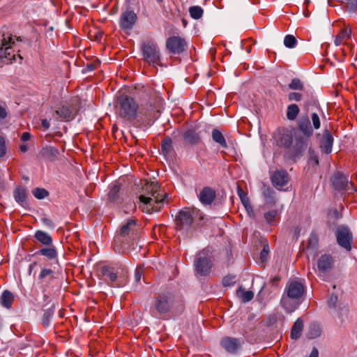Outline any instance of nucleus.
<instances>
[{
    "label": "nucleus",
    "mask_w": 357,
    "mask_h": 357,
    "mask_svg": "<svg viewBox=\"0 0 357 357\" xmlns=\"http://www.w3.org/2000/svg\"><path fill=\"white\" fill-rule=\"evenodd\" d=\"M119 115L128 120L137 121L134 123L136 126H146L151 125L155 119V111L151 105L146 107L139 106L134 98L128 96H121L119 98Z\"/></svg>",
    "instance_id": "nucleus-1"
},
{
    "label": "nucleus",
    "mask_w": 357,
    "mask_h": 357,
    "mask_svg": "<svg viewBox=\"0 0 357 357\" xmlns=\"http://www.w3.org/2000/svg\"><path fill=\"white\" fill-rule=\"evenodd\" d=\"M139 237V228L137 222L134 219L128 220L123 225L119 232L114 238V249L116 253L131 250V247L137 243Z\"/></svg>",
    "instance_id": "nucleus-2"
},
{
    "label": "nucleus",
    "mask_w": 357,
    "mask_h": 357,
    "mask_svg": "<svg viewBox=\"0 0 357 357\" xmlns=\"http://www.w3.org/2000/svg\"><path fill=\"white\" fill-rule=\"evenodd\" d=\"M147 195H140L139 208L145 213H151L153 211H159L161 205L167 197V193H160V186L157 183L151 182L148 183L146 190Z\"/></svg>",
    "instance_id": "nucleus-3"
},
{
    "label": "nucleus",
    "mask_w": 357,
    "mask_h": 357,
    "mask_svg": "<svg viewBox=\"0 0 357 357\" xmlns=\"http://www.w3.org/2000/svg\"><path fill=\"white\" fill-rule=\"evenodd\" d=\"M285 291L287 296H282L281 304L288 312H291L299 305V302H294L292 303L289 299L298 301L304 294L305 287L303 284L299 281H291L286 287Z\"/></svg>",
    "instance_id": "nucleus-4"
},
{
    "label": "nucleus",
    "mask_w": 357,
    "mask_h": 357,
    "mask_svg": "<svg viewBox=\"0 0 357 357\" xmlns=\"http://www.w3.org/2000/svg\"><path fill=\"white\" fill-rule=\"evenodd\" d=\"M140 48L144 61L153 66H162L160 48L153 40L142 41Z\"/></svg>",
    "instance_id": "nucleus-5"
},
{
    "label": "nucleus",
    "mask_w": 357,
    "mask_h": 357,
    "mask_svg": "<svg viewBox=\"0 0 357 357\" xmlns=\"http://www.w3.org/2000/svg\"><path fill=\"white\" fill-rule=\"evenodd\" d=\"M196 210L185 207L181 210L175 218L176 229L183 234H188L194 222Z\"/></svg>",
    "instance_id": "nucleus-6"
},
{
    "label": "nucleus",
    "mask_w": 357,
    "mask_h": 357,
    "mask_svg": "<svg viewBox=\"0 0 357 357\" xmlns=\"http://www.w3.org/2000/svg\"><path fill=\"white\" fill-rule=\"evenodd\" d=\"M194 266L196 273L202 276H206L210 273L212 268V261L208 255V251L203 250L196 255Z\"/></svg>",
    "instance_id": "nucleus-7"
},
{
    "label": "nucleus",
    "mask_w": 357,
    "mask_h": 357,
    "mask_svg": "<svg viewBox=\"0 0 357 357\" xmlns=\"http://www.w3.org/2000/svg\"><path fill=\"white\" fill-rule=\"evenodd\" d=\"M137 21V14L130 8H126L122 10L119 24L121 29L124 31L131 30Z\"/></svg>",
    "instance_id": "nucleus-8"
},
{
    "label": "nucleus",
    "mask_w": 357,
    "mask_h": 357,
    "mask_svg": "<svg viewBox=\"0 0 357 357\" xmlns=\"http://www.w3.org/2000/svg\"><path fill=\"white\" fill-rule=\"evenodd\" d=\"M187 47L185 38L179 36H171L166 40V48L172 54H180Z\"/></svg>",
    "instance_id": "nucleus-9"
},
{
    "label": "nucleus",
    "mask_w": 357,
    "mask_h": 357,
    "mask_svg": "<svg viewBox=\"0 0 357 357\" xmlns=\"http://www.w3.org/2000/svg\"><path fill=\"white\" fill-rule=\"evenodd\" d=\"M173 305V296L170 294H160L155 300V308L159 314L168 312Z\"/></svg>",
    "instance_id": "nucleus-10"
},
{
    "label": "nucleus",
    "mask_w": 357,
    "mask_h": 357,
    "mask_svg": "<svg viewBox=\"0 0 357 357\" xmlns=\"http://www.w3.org/2000/svg\"><path fill=\"white\" fill-rule=\"evenodd\" d=\"M54 279V271L52 269L43 268L37 278V284L42 291L45 292L52 286Z\"/></svg>",
    "instance_id": "nucleus-11"
},
{
    "label": "nucleus",
    "mask_w": 357,
    "mask_h": 357,
    "mask_svg": "<svg viewBox=\"0 0 357 357\" xmlns=\"http://www.w3.org/2000/svg\"><path fill=\"white\" fill-rule=\"evenodd\" d=\"M337 243L349 251L351 249L352 234L350 230L345 227H339L336 231Z\"/></svg>",
    "instance_id": "nucleus-12"
},
{
    "label": "nucleus",
    "mask_w": 357,
    "mask_h": 357,
    "mask_svg": "<svg viewBox=\"0 0 357 357\" xmlns=\"http://www.w3.org/2000/svg\"><path fill=\"white\" fill-rule=\"evenodd\" d=\"M242 343L240 339L229 336L223 337L220 342V346L231 354H236L241 349Z\"/></svg>",
    "instance_id": "nucleus-13"
},
{
    "label": "nucleus",
    "mask_w": 357,
    "mask_h": 357,
    "mask_svg": "<svg viewBox=\"0 0 357 357\" xmlns=\"http://www.w3.org/2000/svg\"><path fill=\"white\" fill-rule=\"evenodd\" d=\"M271 181L275 188L281 190L289 183V176L285 170H276L271 174Z\"/></svg>",
    "instance_id": "nucleus-14"
},
{
    "label": "nucleus",
    "mask_w": 357,
    "mask_h": 357,
    "mask_svg": "<svg viewBox=\"0 0 357 357\" xmlns=\"http://www.w3.org/2000/svg\"><path fill=\"white\" fill-rule=\"evenodd\" d=\"M275 141L277 145L280 147H289L293 141L291 132L287 129L278 130L275 135Z\"/></svg>",
    "instance_id": "nucleus-15"
},
{
    "label": "nucleus",
    "mask_w": 357,
    "mask_h": 357,
    "mask_svg": "<svg viewBox=\"0 0 357 357\" xmlns=\"http://www.w3.org/2000/svg\"><path fill=\"white\" fill-rule=\"evenodd\" d=\"M14 43L13 38L10 34L3 33L0 36V50H3L2 54H6L7 56H1V59L6 58L11 60V46Z\"/></svg>",
    "instance_id": "nucleus-16"
},
{
    "label": "nucleus",
    "mask_w": 357,
    "mask_h": 357,
    "mask_svg": "<svg viewBox=\"0 0 357 357\" xmlns=\"http://www.w3.org/2000/svg\"><path fill=\"white\" fill-rule=\"evenodd\" d=\"M334 260L328 254H324L319 257L317 261V268L319 273L329 272L333 267Z\"/></svg>",
    "instance_id": "nucleus-17"
},
{
    "label": "nucleus",
    "mask_w": 357,
    "mask_h": 357,
    "mask_svg": "<svg viewBox=\"0 0 357 357\" xmlns=\"http://www.w3.org/2000/svg\"><path fill=\"white\" fill-rule=\"evenodd\" d=\"M199 199L204 205H211L216 197V192L211 187L203 188L198 195Z\"/></svg>",
    "instance_id": "nucleus-18"
},
{
    "label": "nucleus",
    "mask_w": 357,
    "mask_h": 357,
    "mask_svg": "<svg viewBox=\"0 0 357 357\" xmlns=\"http://www.w3.org/2000/svg\"><path fill=\"white\" fill-rule=\"evenodd\" d=\"M331 180L333 188L340 191L346 190L349 183L348 176L340 172L334 174Z\"/></svg>",
    "instance_id": "nucleus-19"
},
{
    "label": "nucleus",
    "mask_w": 357,
    "mask_h": 357,
    "mask_svg": "<svg viewBox=\"0 0 357 357\" xmlns=\"http://www.w3.org/2000/svg\"><path fill=\"white\" fill-rule=\"evenodd\" d=\"M333 144V137L331 132L326 130L324 132L323 137L321 141L320 148L326 153H330L332 151Z\"/></svg>",
    "instance_id": "nucleus-20"
},
{
    "label": "nucleus",
    "mask_w": 357,
    "mask_h": 357,
    "mask_svg": "<svg viewBox=\"0 0 357 357\" xmlns=\"http://www.w3.org/2000/svg\"><path fill=\"white\" fill-rule=\"evenodd\" d=\"M298 127L299 130L307 137L313 134V130L310 125V121L307 116H301L298 121Z\"/></svg>",
    "instance_id": "nucleus-21"
},
{
    "label": "nucleus",
    "mask_w": 357,
    "mask_h": 357,
    "mask_svg": "<svg viewBox=\"0 0 357 357\" xmlns=\"http://www.w3.org/2000/svg\"><path fill=\"white\" fill-rule=\"evenodd\" d=\"M262 195L264 198L265 206L271 207L275 204V192L273 188L270 187H264L262 190Z\"/></svg>",
    "instance_id": "nucleus-22"
},
{
    "label": "nucleus",
    "mask_w": 357,
    "mask_h": 357,
    "mask_svg": "<svg viewBox=\"0 0 357 357\" xmlns=\"http://www.w3.org/2000/svg\"><path fill=\"white\" fill-rule=\"evenodd\" d=\"M183 140L188 145H195L201 142V137L195 130H188L183 134Z\"/></svg>",
    "instance_id": "nucleus-23"
},
{
    "label": "nucleus",
    "mask_w": 357,
    "mask_h": 357,
    "mask_svg": "<svg viewBox=\"0 0 357 357\" xmlns=\"http://www.w3.org/2000/svg\"><path fill=\"white\" fill-rule=\"evenodd\" d=\"M100 273L107 282H114L116 281L117 275L114 268L104 266L101 268Z\"/></svg>",
    "instance_id": "nucleus-24"
},
{
    "label": "nucleus",
    "mask_w": 357,
    "mask_h": 357,
    "mask_svg": "<svg viewBox=\"0 0 357 357\" xmlns=\"http://www.w3.org/2000/svg\"><path fill=\"white\" fill-rule=\"evenodd\" d=\"M55 117L61 121H69L72 119V110L68 106H61L55 111Z\"/></svg>",
    "instance_id": "nucleus-25"
},
{
    "label": "nucleus",
    "mask_w": 357,
    "mask_h": 357,
    "mask_svg": "<svg viewBox=\"0 0 357 357\" xmlns=\"http://www.w3.org/2000/svg\"><path fill=\"white\" fill-rule=\"evenodd\" d=\"M13 197L18 204L24 206L27 197L26 189L23 187L17 186L13 191Z\"/></svg>",
    "instance_id": "nucleus-26"
},
{
    "label": "nucleus",
    "mask_w": 357,
    "mask_h": 357,
    "mask_svg": "<svg viewBox=\"0 0 357 357\" xmlns=\"http://www.w3.org/2000/svg\"><path fill=\"white\" fill-rule=\"evenodd\" d=\"M34 237L44 245H51L53 240L51 236L43 231L37 230L34 234Z\"/></svg>",
    "instance_id": "nucleus-27"
},
{
    "label": "nucleus",
    "mask_w": 357,
    "mask_h": 357,
    "mask_svg": "<svg viewBox=\"0 0 357 357\" xmlns=\"http://www.w3.org/2000/svg\"><path fill=\"white\" fill-rule=\"evenodd\" d=\"M303 328V321L301 319L298 318L294 324L291 331V337L294 340H297L300 337L301 332Z\"/></svg>",
    "instance_id": "nucleus-28"
},
{
    "label": "nucleus",
    "mask_w": 357,
    "mask_h": 357,
    "mask_svg": "<svg viewBox=\"0 0 357 357\" xmlns=\"http://www.w3.org/2000/svg\"><path fill=\"white\" fill-rule=\"evenodd\" d=\"M211 135L213 140L218 143L222 148L226 149L227 147L226 139L222 133L218 129H213L212 130Z\"/></svg>",
    "instance_id": "nucleus-29"
},
{
    "label": "nucleus",
    "mask_w": 357,
    "mask_h": 357,
    "mask_svg": "<svg viewBox=\"0 0 357 357\" xmlns=\"http://www.w3.org/2000/svg\"><path fill=\"white\" fill-rule=\"evenodd\" d=\"M161 151L165 156L173 153L172 140L170 137H167L162 141Z\"/></svg>",
    "instance_id": "nucleus-30"
},
{
    "label": "nucleus",
    "mask_w": 357,
    "mask_h": 357,
    "mask_svg": "<svg viewBox=\"0 0 357 357\" xmlns=\"http://www.w3.org/2000/svg\"><path fill=\"white\" fill-rule=\"evenodd\" d=\"M36 254L45 256L49 259H54L57 257V252L54 246L42 248L39 250Z\"/></svg>",
    "instance_id": "nucleus-31"
},
{
    "label": "nucleus",
    "mask_w": 357,
    "mask_h": 357,
    "mask_svg": "<svg viewBox=\"0 0 357 357\" xmlns=\"http://www.w3.org/2000/svg\"><path fill=\"white\" fill-rule=\"evenodd\" d=\"M13 301L14 296L13 294L8 291H4L0 298L1 305L8 309L11 307Z\"/></svg>",
    "instance_id": "nucleus-32"
},
{
    "label": "nucleus",
    "mask_w": 357,
    "mask_h": 357,
    "mask_svg": "<svg viewBox=\"0 0 357 357\" xmlns=\"http://www.w3.org/2000/svg\"><path fill=\"white\" fill-rule=\"evenodd\" d=\"M351 31L349 28L342 29L339 33L336 36L335 39V44L337 46L340 45L344 39L349 38L351 36Z\"/></svg>",
    "instance_id": "nucleus-33"
},
{
    "label": "nucleus",
    "mask_w": 357,
    "mask_h": 357,
    "mask_svg": "<svg viewBox=\"0 0 357 357\" xmlns=\"http://www.w3.org/2000/svg\"><path fill=\"white\" fill-rule=\"evenodd\" d=\"M300 112L299 107L296 104H291L287 109V118L289 121H294Z\"/></svg>",
    "instance_id": "nucleus-34"
},
{
    "label": "nucleus",
    "mask_w": 357,
    "mask_h": 357,
    "mask_svg": "<svg viewBox=\"0 0 357 357\" xmlns=\"http://www.w3.org/2000/svg\"><path fill=\"white\" fill-rule=\"evenodd\" d=\"M321 327L317 324H312L309 328L307 336L309 339H314L320 336Z\"/></svg>",
    "instance_id": "nucleus-35"
},
{
    "label": "nucleus",
    "mask_w": 357,
    "mask_h": 357,
    "mask_svg": "<svg viewBox=\"0 0 357 357\" xmlns=\"http://www.w3.org/2000/svg\"><path fill=\"white\" fill-rule=\"evenodd\" d=\"M237 295L243 302H248L254 297V294L251 291H246L241 287L237 290Z\"/></svg>",
    "instance_id": "nucleus-36"
},
{
    "label": "nucleus",
    "mask_w": 357,
    "mask_h": 357,
    "mask_svg": "<svg viewBox=\"0 0 357 357\" xmlns=\"http://www.w3.org/2000/svg\"><path fill=\"white\" fill-rule=\"evenodd\" d=\"M307 139L303 137L296 138L295 149L297 153L304 151L307 147Z\"/></svg>",
    "instance_id": "nucleus-37"
},
{
    "label": "nucleus",
    "mask_w": 357,
    "mask_h": 357,
    "mask_svg": "<svg viewBox=\"0 0 357 357\" xmlns=\"http://www.w3.org/2000/svg\"><path fill=\"white\" fill-rule=\"evenodd\" d=\"M279 214V211L277 209L271 210L264 213V218L266 222L269 225H273L274 220Z\"/></svg>",
    "instance_id": "nucleus-38"
},
{
    "label": "nucleus",
    "mask_w": 357,
    "mask_h": 357,
    "mask_svg": "<svg viewBox=\"0 0 357 357\" xmlns=\"http://www.w3.org/2000/svg\"><path fill=\"white\" fill-rule=\"evenodd\" d=\"M203 9L200 6H192L189 9L190 16L195 20H198L202 17L203 15Z\"/></svg>",
    "instance_id": "nucleus-39"
},
{
    "label": "nucleus",
    "mask_w": 357,
    "mask_h": 357,
    "mask_svg": "<svg viewBox=\"0 0 357 357\" xmlns=\"http://www.w3.org/2000/svg\"><path fill=\"white\" fill-rule=\"evenodd\" d=\"M33 196L38 199H42L47 197L49 195V192L44 188H36L32 190Z\"/></svg>",
    "instance_id": "nucleus-40"
},
{
    "label": "nucleus",
    "mask_w": 357,
    "mask_h": 357,
    "mask_svg": "<svg viewBox=\"0 0 357 357\" xmlns=\"http://www.w3.org/2000/svg\"><path fill=\"white\" fill-rule=\"evenodd\" d=\"M120 189V186L117 184H114L112 186H111L109 191L108 192V197L111 201H114L116 199Z\"/></svg>",
    "instance_id": "nucleus-41"
},
{
    "label": "nucleus",
    "mask_w": 357,
    "mask_h": 357,
    "mask_svg": "<svg viewBox=\"0 0 357 357\" xmlns=\"http://www.w3.org/2000/svg\"><path fill=\"white\" fill-rule=\"evenodd\" d=\"M297 40L292 35H287L284 37V45L288 48H293L296 46Z\"/></svg>",
    "instance_id": "nucleus-42"
},
{
    "label": "nucleus",
    "mask_w": 357,
    "mask_h": 357,
    "mask_svg": "<svg viewBox=\"0 0 357 357\" xmlns=\"http://www.w3.org/2000/svg\"><path fill=\"white\" fill-rule=\"evenodd\" d=\"M289 88L291 90H303V84L298 78H294L289 84Z\"/></svg>",
    "instance_id": "nucleus-43"
},
{
    "label": "nucleus",
    "mask_w": 357,
    "mask_h": 357,
    "mask_svg": "<svg viewBox=\"0 0 357 357\" xmlns=\"http://www.w3.org/2000/svg\"><path fill=\"white\" fill-rule=\"evenodd\" d=\"M236 283V277L234 275H227L222 280L224 287H230Z\"/></svg>",
    "instance_id": "nucleus-44"
},
{
    "label": "nucleus",
    "mask_w": 357,
    "mask_h": 357,
    "mask_svg": "<svg viewBox=\"0 0 357 357\" xmlns=\"http://www.w3.org/2000/svg\"><path fill=\"white\" fill-rule=\"evenodd\" d=\"M346 7L350 12H354L357 9V1L356 0H347L346 3Z\"/></svg>",
    "instance_id": "nucleus-45"
},
{
    "label": "nucleus",
    "mask_w": 357,
    "mask_h": 357,
    "mask_svg": "<svg viewBox=\"0 0 357 357\" xmlns=\"http://www.w3.org/2000/svg\"><path fill=\"white\" fill-rule=\"evenodd\" d=\"M311 119H312V121L314 128L315 129H319L320 128L321 123H320L319 117L317 115V114H316V113L312 114Z\"/></svg>",
    "instance_id": "nucleus-46"
},
{
    "label": "nucleus",
    "mask_w": 357,
    "mask_h": 357,
    "mask_svg": "<svg viewBox=\"0 0 357 357\" xmlns=\"http://www.w3.org/2000/svg\"><path fill=\"white\" fill-rule=\"evenodd\" d=\"M302 95L297 92H291L288 95V99L290 101L298 102L301 100Z\"/></svg>",
    "instance_id": "nucleus-47"
},
{
    "label": "nucleus",
    "mask_w": 357,
    "mask_h": 357,
    "mask_svg": "<svg viewBox=\"0 0 357 357\" xmlns=\"http://www.w3.org/2000/svg\"><path fill=\"white\" fill-rule=\"evenodd\" d=\"M269 252L268 245H265L260 252V259L261 262H264L266 261Z\"/></svg>",
    "instance_id": "nucleus-48"
},
{
    "label": "nucleus",
    "mask_w": 357,
    "mask_h": 357,
    "mask_svg": "<svg viewBox=\"0 0 357 357\" xmlns=\"http://www.w3.org/2000/svg\"><path fill=\"white\" fill-rule=\"evenodd\" d=\"M6 154V144L5 139L2 136H0V157Z\"/></svg>",
    "instance_id": "nucleus-49"
},
{
    "label": "nucleus",
    "mask_w": 357,
    "mask_h": 357,
    "mask_svg": "<svg viewBox=\"0 0 357 357\" xmlns=\"http://www.w3.org/2000/svg\"><path fill=\"white\" fill-rule=\"evenodd\" d=\"M50 323V314L45 313L42 319V324L45 327H47Z\"/></svg>",
    "instance_id": "nucleus-50"
},
{
    "label": "nucleus",
    "mask_w": 357,
    "mask_h": 357,
    "mask_svg": "<svg viewBox=\"0 0 357 357\" xmlns=\"http://www.w3.org/2000/svg\"><path fill=\"white\" fill-rule=\"evenodd\" d=\"M243 206L245 209H250V202L248 196H243L241 199Z\"/></svg>",
    "instance_id": "nucleus-51"
},
{
    "label": "nucleus",
    "mask_w": 357,
    "mask_h": 357,
    "mask_svg": "<svg viewBox=\"0 0 357 357\" xmlns=\"http://www.w3.org/2000/svg\"><path fill=\"white\" fill-rule=\"evenodd\" d=\"M8 116V112L5 107L0 105V121L5 119Z\"/></svg>",
    "instance_id": "nucleus-52"
},
{
    "label": "nucleus",
    "mask_w": 357,
    "mask_h": 357,
    "mask_svg": "<svg viewBox=\"0 0 357 357\" xmlns=\"http://www.w3.org/2000/svg\"><path fill=\"white\" fill-rule=\"evenodd\" d=\"M337 301V297L336 296L332 295L329 298L328 303L330 307H333L335 305V303Z\"/></svg>",
    "instance_id": "nucleus-53"
},
{
    "label": "nucleus",
    "mask_w": 357,
    "mask_h": 357,
    "mask_svg": "<svg viewBox=\"0 0 357 357\" xmlns=\"http://www.w3.org/2000/svg\"><path fill=\"white\" fill-rule=\"evenodd\" d=\"M142 271L140 268H136L135 273V279L136 282H139L142 278Z\"/></svg>",
    "instance_id": "nucleus-54"
},
{
    "label": "nucleus",
    "mask_w": 357,
    "mask_h": 357,
    "mask_svg": "<svg viewBox=\"0 0 357 357\" xmlns=\"http://www.w3.org/2000/svg\"><path fill=\"white\" fill-rule=\"evenodd\" d=\"M31 138V135L29 132H24L22 133V136H21V139L23 141V142H26V141H28Z\"/></svg>",
    "instance_id": "nucleus-55"
},
{
    "label": "nucleus",
    "mask_w": 357,
    "mask_h": 357,
    "mask_svg": "<svg viewBox=\"0 0 357 357\" xmlns=\"http://www.w3.org/2000/svg\"><path fill=\"white\" fill-rule=\"evenodd\" d=\"M42 221L46 226L49 227H54V224L51 220L47 218H43Z\"/></svg>",
    "instance_id": "nucleus-56"
},
{
    "label": "nucleus",
    "mask_w": 357,
    "mask_h": 357,
    "mask_svg": "<svg viewBox=\"0 0 357 357\" xmlns=\"http://www.w3.org/2000/svg\"><path fill=\"white\" fill-rule=\"evenodd\" d=\"M310 160L314 162V165H319V159L317 155H314V153H310Z\"/></svg>",
    "instance_id": "nucleus-57"
},
{
    "label": "nucleus",
    "mask_w": 357,
    "mask_h": 357,
    "mask_svg": "<svg viewBox=\"0 0 357 357\" xmlns=\"http://www.w3.org/2000/svg\"><path fill=\"white\" fill-rule=\"evenodd\" d=\"M41 123H42V126L44 128L45 130L49 129L50 124V122L48 121V120L43 119Z\"/></svg>",
    "instance_id": "nucleus-58"
},
{
    "label": "nucleus",
    "mask_w": 357,
    "mask_h": 357,
    "mask_svg": "<svg viewBox=\"0 0 357 357\" xmlns=\"http://www.w3.org/2000/svg\"><path fill=\"white\" fill-rule=\"evenodd\" d=\"M280 280V277L278 275L274 276L271 280V282L273 285H277L278 282Z\"/></svg>",
    "instance_id": "nucleus-59"
},
{
    "label": "nucleus",
    "mask_w": 357,
    "mask_h": 357,
    "mask_svg": "<svg viewBox=\"0 0 357 357\" xmlns=\"http://www.w3.org/2000/svg\"><path fill=\"white\" fill-rule=\"evenodd\" d=\"M309 357H319V351L317 348H313Z\"/></svg>",
    "instance_id": "nucleus-60"
},
{
    "label": "nucleus",
    "mask_w": 357,
    "mask_h": 357,
    "mask_svg": "<svg viewBox=\"0 0 357 357\" xmlns=\"http://www.w3.org/2000/svg\"><path fill=\"white\" fill-rule=\"evenodd\" d=\"M237 193L241 199V197H243V196H247V195L244 192V191L241 188H238Z\"/></svg>",
    "instance_id": "nucleus-61"
},
{
    "label": "nucleus",
    "mask_w": 357,
    "mask_h": 357,
    "mask_svg": "<svg viewBox=\"0 0 357 357\" xmlns=\"http://www.w3.org/2000/svg\"><path fill=\"white\" fill-rule=\"evenodd\" d=\"M36 265H37L36 262H33L29 265V275H31L32 271Z\"/></svg>",
    "instance_id": "nucleus-62"
},
{
    "label": "nucleus",
    "mask_w": 357,
    "mask_h": 357,
    "mask_svg": "<svg viewBox=\"0 0 357 357\" xmlns=\"http://www.w3.org/2000/svg\"><path fill=\"white\" fill-rule=\"evenodd\" d=\"M248 214L249 215L250 217L251 218H254L255 217V213H254V211L252 209V206L250 205V209H245Z\"/></svg>",
    "instance_id": "nucleus-63"
},
{
    "label": "nucleus",
    "mask_w": 357,
    "mask_h": 357,
    "mask_svg": "<svg viewBox=\"0 0 357 357\" xmlns=\"http://www.w3.org/2000/svg\"><path fill=\"white\" fill-rule=\"evenodd\" d=\"M20 149L22 153H25L28 151V146L26 144H22L20 146Z\"/></svg>",
    "instance_id": "nucleus-64"
}]
</instances>
